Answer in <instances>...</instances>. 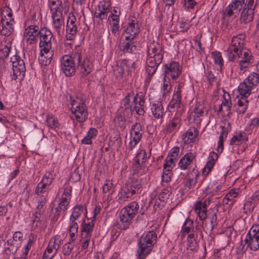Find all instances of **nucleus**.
<instances>
[{
	"mask_svg": "<svg viewBox=\"0 0 259 259\" xmlns=\"http://www.w3.org/2000/svg\"><path fill=\"white\" fill-rule=\"evenodd\" d=\"M60 62L61 69L67 77L74 76L77 69L83 76L88 75L93 70L92 63L79 50L70 55H64L61 58Z\"/></svg>",
	"mask_w": 259,
	"mask_h": 259,
	"instance_id": "1",
	"label": "nucleus"
},
{
	"mask_svg": "<svg viewBox=\"0 0 259 259\" xmlns=\"http://www.w3.org/2000/svg\"><path fill=\"white\" fill-rule=\"evenodd\" d=\"M157 241V234L154 231H150L143 234L139 239L138 249L136 255L140 259H145L153 248Z\"/></svg>",
	"mask_w": 259,
	"mask_h": 259,
	"instance_id": "2",
	"label": "nucleus"
},
{
	"mask_svg": "<svg viewBox=\"0 0 259 259\" xmlns=\"http://www.w3.org/2000/svg\"><path fill=\"white\" fill-rule=\"evenodd\" d=\"M141 181L137 179H133L125 183L118 193V200L119 203H124L133 199L137 194L141 192Z\"/></svg>",
	"mask_w": 259,
	"mask_h": 259,
	"instance_id": "3",
	"label": "nucleus"
},
{
	"mask_svg": "<svg viewBox=\"0 0 259 259\" xmlns=\"http://www.w3.org/2000/svg\"><path fill=\"white\" fill-rule=\"evenodd\" d=\"M139 207L138 203L134 201L129 203L120 210L119 216L120 229L124 230L130 227L133 219L139 212Z\"/></svg>",
	"mask_w": 259,
	"mask_h": 259,
	"instance_id": "4",
	"label": "nucleus"
},
{
	"mask_svg": "<svg viewBox=\"0 0 259 259\" xmlns=\"http://www.w3.org/2000/svg\"><path fill=\"white\" fill-rule=\"evenodd\" d=\"M194 227L193 221L190 218H187L182 227L181 233L184 236L188 234L187 241L186 243V253L188 254L189 259H193L194 257Z\"/></svg>",
	"mask_w": 259,
	"mask_h": 259,
	"instance_id": "5",
	"label": "nucleus"
},
{
	"mask_svg": "<svg viewBox=\"0 0 259 259\" xmlns=\"http://www.w3.org/2000/svg\"><path fill=\"white\" fill-rule=\"evenodd\" d=\"M258 75L254 72L250 74L244 81L240 83L238 91L241 97L247 98L258 83Z\"/></svg>",
	"mask_w": 259,
	"mask_h": 259,
	"instance_id": "6",
	"label": "nucleus"
},
{
	"mask_svg": "<svg viewBox=\"0 0 259 259\" xmlns=\"http://www.w3.org/2000/svg\"><path fill=\"white\" fill-rule=\"evenodd\" d=\"M71 111L74 114L76 120L79 122H84L88 118V113L84 103L81 100L72 99L70 97Z\"/></svg>",
	"mask_w": 259,
	"mask_h": 259,
	"instance_id": "7",
	"label": "nucleus"
},
{
	"mask_svg": "<svg viewBox=\"0 0 259 259\" xmlns=\"http://www.w3.org/2000/svg\"><path fill=\"white\" fill-rule=\"evenodd\" d=\"M11 61L12 63L13 71L12 78L14 80L17 78L22 80L26 72V67L24 60L20 56L15 55L11 57Z\"/></svg>",
	"mask_w": 259,
	"mask_h": 259,
	"instance_id": "8",
	"label": "nucleus"
},
{
	"mask_svg": "<svg viewBox=\"0 0 259 259\" xmlns=\"http://www.w3.org/2000/svg\"><path fill=\"white\" fill-rule=\"evenodd\" d=\"M251 250L256 251L259 248V225L253 226L246 236L244 240Z\"/></svg>",
	"mask_w": 259,
	"mask_h": 259,
	"instance_id": "9",
	"label": "nucleus"
},
{
	"mask_svg": "<svg viewBox=\"0 0 259 259\" xmlns=\"http://www.w3.org/2000/svg\"><path fill=\"white\" fill-rule=\"evenodd\" d=\"M143 133V128L140 122H136L132 125L130 130V141L127 148L132 151L140 142Z\"/></svg>",
	"mask_w": 259,
	"mask_h": 259,
	"instance_id": "10",
	"label": "nucleus"
},
{
	"mask_svg": "<svg viewBox=\"0 0 259 259\" xmlns=\"http://www.w3.org/2000/svg\"><path fill=\"white\" fill-rule=\"evenodd\" d=\"M163 56L158 55L156 58L147 57L146 72L148 74L147 80L150 82L152 76L156 72L158 66L161 63Z\"/></svg>",
	"mask_w": 259,
	"mask_h": 259,
	"instance_id": "11",
	"label": "nucleus"
},
{
	"mask_svg": "<svg viewBox=\"0 0 259 259\" xmlns=\"http://www.w3.org/2000/svg\"><path fill=\"white\" fill-rule=\"evenodd\" d=\"M85 208L83 205H77L73 208V211L69 219V226L68 230L73 232L72 234L74 235L75 231L78 232V225L77 220L81 216V214L85 211Z\"/></svg>",
	"mask_w": 259,
	"mask_h": 259,
	"instance_id": "12",
	"label": "nucleus"
},
{
	"mask_svg": "<svg viewBox=\"0 0 259 259\" xmlns=\"http://www.w3.org/2000/svg\"><path fill=\"white\" fill-rule=\"evenodd\" d=\"M52 37L53 34L50 30L48 29L41 30L39 34V47L40 49L52 50L51 39Z\"/></svg>",
	"mask_w": 259,
	"mask_h": 259,
	"instance_id": "13",
	"label": "nucleus"
},
{
	"mask_svg": "<svg viewBox=\"0 0 259 259\" xmlns=\"http://www.w3.org/2000/svg\"><path fill=\"white\" fill-rule=\"evenodd\" d=\"M164 72L166 75L170 76L172 79L178 78L181 73L179 63L174 61L169 64H165Z\"/></svg>",
	"mask_w": 259,
	"mask_h": 259,
	"instance_id": "14",
	"label": "nucleus"
},
{
	"mask_svg": "<svg viewBox=\"0 0 259 259\" xmlns=\"http://www.w3.org/2000/svg\"><path fill=\"white\" fill-rule=\"evenodd\" d=\"M140 31V27L139 21L136 18L133 17L129 20L124 31L122 34V36L126 34H131L137 37Z\"/></svg>",
	"mask_w": 259,
	"mask_h": 259,
	"instance_id": "15",
	"label": "nucleus"
},
{
	"mask_svg": "<svg viewBox=\"0 0 259 259\" xmlns=\"http://www.w3.org/2000/svg\"><path fill=\"white\" fill-rule=\"evenodd\" d=\"M53 19V27L58 35H60L61 30L64 25V19L62 11L51 12Z\"/></svg>",
	"mask_w": 259,
	"mask_h": 259,
	"instance_id": "16",
	"label": "nucleus"
},
{
	"mask_svg": "<svg viewBox=\"0 0 259 259\" xmlns=\"http://www.w3.org/2000/svg\"><path fill=\"white\" fill-rule=\"evenodd\" d=\"M239 58H238V59H240L239 67L240 71H242L239 72L241 74L245 72L244 70L252 63V58L250 52L246 50L241 51V55H239Z\"/></svg>",
	"mask_w": 259,
	"mask_h": 259,
	"instance_id": "17",
	"label": "nucleus"
},
{
	"mask_svg": "<svg viewBox=\"0 0 259 259\" xmlns=\"http://www.w3.org/2000/svg\"><path fill=\"white\" fill-rule=\"evenodd\" d=\"M1 24L2 28H0V32L2 35L9 36L14 32L15 21L13 18H11L9 20H7L6 16H5V18L2 17Z\"/></svg>",
	"mask_w": 259,
	"mask_h": 259,
	"instance_id": "18",
	"label": "nucleus"
},
{
	"mask_svg": "<svg viewBox=\"0 0 259 259\" xmlns=\"http://www.w3.org/2000/svg\"><path fill=\"white\" fill-rule=\"evenodd\" d=\"M68 205V202L66 200H65V201H60L58 206L52 209L53 216L51 218V221L53 223L58 221L60 215H63V217L65 215V212L67 209Z\"/></svg>",
	"mask_w": 259,
	"mask_h": 259,
	"instance_id": "19",
	"label": "nucleus"
},
{
	"mask_svg": "<svg viewBox=\"0 0 259 259\" xmlns=\"http://www.w3.org/2000/svg\"><path fill=\"white\" fill-rule=\"evenodd\" d=\"M110 6L108 2H100L98 5V8L95 12V16L99 18L101 20L106 19L108 17V14L110 12Z\"/></svg>",
	"mask_w": 259,
	"mask_h": 259,
	"instance_id": "20",
	"label": "nucleus"
},
{
	"mask_svg": "<svg viewBox=\"0 0 259 259\" xmlns=\"http://www.w3.org/2000/svg\"><path fill=\"white\" fill-rule=\"evenodd\" d=\"M54 55V51L52 50L40 49L38 61L41 66H47L49 65Z\"/></svg>",
	"mask_w": 259,
	"mask_h": 259,
	"instance_id": "21",
	"label": "nucleus"
},
{
	"mask_svg": "<svg viewBox=\"0 0 259 259\" xmlns=\"http://www.w3.org/2000/svg\"><path fill=\"white\" fill-rule=\"evenodd\" d=\"M245 0H235L230 4L225 10V15L231 17L235 13H238L244 4Z\"/></svg>",
	"mask_w": 259,
	"mask_h": 259,
	"instance_id": "22",
	"label": "nucleus"
},
{
	"mask_svg": "<svg viewBox=\"0 0 259 259\" xmlns=\"http://www.w3.org/2000/svg\"><path fill=\"white\" fill-rule=\"evenodd\" d=\"M68 232L70 236L69 241L64 244L62 247V253L65 256H69L71 254L74 246V241L77 238L78 233V232L75 231L73 236V234H72L73 232H71L70 230H68Z\"/></svg>",
	"mask_w": 259,
	"mask_h": 259,
	"instance_id": "23",
	"label": "nucleus"
},
{
	"mask_svg": "<svg viewBox=\"0 0 259 259\" xmlns=\"http://www.w3.org/2000/svg\"><path fill=\"white\" fill-rule=\"evenodd\" d=\"M163 47L158 42L153 41L148 47L147 56L156 58L158 55L163 56Z\"/></svg>",
	"mask_w": 259,
	"mask_h": 259,
	"instance_id": "24",
	"label": "nucleus"
},
{
	"mask_svg": "<svg viewBox=\"0 0 259 259\" xmlns=\"http://www.w3.org/2000/svg\"><path fill=\"white\" fill-rule=\"evenodd\" d=\"M151 110L153 117L156 119H160L162 122L165 113L162 103L159 101L152 103L151 105Z\"/></svg>",
	"mask_w": 259,
	"mask_h": 259,
	"instance_id": "25",
	"label": "nucleus"
},
{
	"mask_svg": "<svg viewBox=\"0 0 259 259\" xmlns=\"http://www.w3.org/2000/svg\"><path fill=\"white\" fill-rule=\"evenodd\" d=\"M209 203V201L206 200L203 202L201 201H199L195 203V212L200 220H203L206 218L207 207Z\"/></svg>",
	"mask_w": 259,
	"mask_h": 259,
	"instance_id": "26",
	"label": "nucleus"
},
{
	"mask_svg": "<svg viewBox=\"0 0 259 259\" xmlns=\"http://www.w3.org/2000/svg\"><path fill=\"white\" fill-rule=\"evenodd\" d=\"M20 247V242H15L10 239L5 243V253L8 255L15 254Z\"/></svg>",
	"mask_w": 259,
	"mask_h": 259,
	"instance_id": "27",
	"label": "nucleus"
},
{
	"mask_svg": "<svg viewBox=\"0 0 259 259\" xmlns=\"http://www.w3.org/2000/svg\"><path fill=\"white\" fill-rule=\"evenodd\" d=\"M244 39L245 35L243 34L234 36L232 39L231 44L230 46L236 49V50L239 51H244Z\"/></svg>",
	"mask_w": 259,
	"mask_h": 259,
	"instance_id": "28",
	"label": "nucleus"
},
{
	"mask_svg": "<svg viewBox=\"0 0 259 259\" xmlns=\"http://www.w3.org/2000/svg\"><path fill=\"white\" fill-rule=\"evenodd\" d=\"M137 100L135 97V93L133 91L128 93L126 96L122 100V104L123 107L125 110L130 111L133 109L134 103Z\"/></svg>",
	"mask_w": 259,
	"mask_h": 259,
	"instance_id": "29",
	"label": "nucleus"
},
{
	"mask_svg": "<svg viewBox=\"0 0 259 259\" xmlns=\"http://www.w3.org/2000/svg\"><path fill=\"white\" fill-rule=\"evenodd\" d=\"M95 226V221L92 219L90 222H83L81 226V235L92 236V233Z\"/></svg>",
	"mask_w": 259,
	"mask_h": 259,
	"instance_id": "30",
	"label": "nucleus"
},
{
	"mask_svg": "<svg viewBox=\"0 0 259 259\" xmlns=\"http://www.w3.org/2000/svg\"><path fill=\"white\" fill-rule=\"evenodd\" d=\"M194 159V155L192 152L186 153L180 160L179 166L182 170H185L188 168L189 165L192 162Z\"/></svg>",
	"mask_w": 259,
	"mask_h": 259,
	"instance_id": "31",
	"label": "nucleus"
},
{
	"mask_svg": "<svg viewBox=\"0 0 259 259\" xmlns=\"http://www.w3.org/2000/svg\"><path fill=\"white\" fill-rule=\"evenodd\" d=\"M254 11L248 10L247 8H243L241 12L240 21L241 23L247 24L252 22L254 16Z\"/></svg>",
	"mask_w": 259,
	"mask_h": 259,
	"instance_id": "32",
	"label": "nucleus"
},
{
	"mask_svg": "<svg viewBox=\"0 0 259 259\" xmlns=\"http://www.w3.org/2000/svg\"><path fill=\"white\" fill-rule=\"evenodd\" d=\"M194 127L191 126L182 137L185 144H193L194 142Z\"/></svg>",
	"mask_w": 259,
	"mask_h": 259,
	"instance_id": "33",
	"label": "nucleus"
},
{
	"mask_svg": "<svg viewBox=\"0 0 259 259\" xmlns=\"http://www.w3.org/2000/svg\"><path fill=\"white\" fill-rule=\"evenodd\" d=\"M226 55L230 61H234L238 59L239 55H241V51H239L236 49L229 46L226 51Z\"/></svg>",
	"mask_w": 259,
	"mask_h": 259,
	"instance_id": "34",
	"label": "nucleus"
},
{
	"mask_svg": "<svg viewBox=\"0 0 259 259\" xmlns=\"http://www.w3.org/2000/svg\"><path fill=\"white\" fill-rule=\"evenodd\" d=\"M121 51L124 53H132L136 50L134 41L122 42L120 45Z\"/></svg>",
	"mask_w": 259,
	"mask_h": 259,
	"instance_id": "35",
	"label": "nucleus"
},
{
	"mask_svg": "<svg viewBox=\"0 0 259 259\" xmlns=\"http://www.w3.org/2000/svg\"><path fill=\"white\" fill-rule=\"evenodd\" d=\"M98 134V131L93 127L91 128L87 132L86 136L81 140L83 144L91 145L92 144V139L95 138Z\"/></svg>",
	"mask_w": 259,
	"mask_h": 259,
	"instance_id": "36",
	"label": "nucleus"
},
{
	"mask_svg": "<svg viewBox=\"0 0 259 259\" xmlns=\"http://www.w3.org/2000/svg\"><path fill=\"white\" fill-rule=\"evenodd\" d=\"M62 240L60 235H57L51 238L48 246H50L57 253L61 244Z\"/></svg>",
	"mask_w": 259,
	"mask_h": 259,
	"instance_id": "37",
	"label": "nucleus"
},
{
	"mask_svg": "<svg viewBox=\"0 0 259 259\" xmlns=\"http://www.w3.org/2000/svg\"><path fill=\"white\" fill-rule=\"evenodd\" d=\"M181 120L178 116H175L169 122L166 127L167 132L170 133L181 126Z\"/></svg>",
	"mask_w": 259,
	"mask_h": 259,
	"instance_id": "38",
	"label": "nucleus"
},
{
	"mask_svg": "<svg viewBox=\"0 0 259 259\" xmlns=\"http://www.w3.org/2000/svg\"><path fill=\"white\" fill-rule=\"evenodd\" d=\"M40 31L37 25H31L25 29L23 35L24 37H27L34 35H39Z\"/></svg>",
	"mask_w": 259,
	"mask_h": 259,
	"instance_id": "39",
	"label": "nucleus"
},
{
	"mask_svg": "<svg viewBox=\"0 0 259 259\" xmlns=\"http://www.w3.org/2000/svg\"><path fill=\"white\" fill-rule=\"evenodd\" d=\"M248 101L246 98L241 97L240 99H238L237 102L236 110L239 114H244L248 106Z\"/></svg>",
	"mask_w": 259,
	"mask_h": 259,
	"instance_id": "40",
	"label": "nucleus"
},
{
	"mask_svg": "<svg viewBox=\"0 0 259 259\" xmlns=\"http://www.w3.org/2000/svg\"><path fill=\"white\" fill-rule=\"evenodd\" d=\"M134 103V105L133 106V109L130 111L131 114H133L134 112H135L137 114L139 115H143L145 113V104L142 102L139 103L137 100Z\"/></svg>",
	"mask_w": 259,
	"mask_h": 259,
	"instance_id": "41",
	"label": "nucleus"
},
{
	"mask_svg": "<svg viewBox=\"0 0 259 259\" xmlns=\"http://www.w3.org/2000/svg\"><path fill=\"white\" fill-rule=\"evenodd\" d=\"M77 32V26L76 25H66V38L67 39L73 40Z\"/></svg>",
	"mask_w": 259,
	"mask_h": 259,
	"instance_id": "42",
	"label": "nucleus"
},
{
	"mask_svg": "<svg viewBox=\"0 0 259 259\" xmlns=\"http://www.w3.org/2000/svg\"><path fill=\"white\" fill-rule=\"evenodd\" d=\"M46 123L48 126L50 128H60V124L57 118L53 115H48Z\"/></svg>",
	"mask_w": 259,
	"mask_h": 259,
	"instance_id": "43",
	"label": "nucleus"
},
{
	"mask_svg": "<svg viewBox=\"0 0 259 259\" xmlns=\"http://www.w3.org/2000/svg\"><path fill=\"white\" fill-rule=\"evenodd\" d=\"M49 3L51 12L63 11L61 0H49Z\"/></svg>",
	"mask_w": 259,
	"mask_h": 259,
	"instance_id": "44",
	"label": "nucleus"
},
{
	"mask_svg": "<svg viewBox=\"0 0 259 259\" xmlns=\"http://www.w3.org/2000/svg\"><path fill=\"white\" fill-rule=\"evenodd\" d=\"M238 196V191L236 190H231L225 196L223 199V202L226 204H229V201L231 202L230 205L233 204L235 202V198Z\"/></svg>",
	"mask_w": 259,
	"mask_h": 259,
	"instance_id": "45",
	"label": "nucleus"
},
{
	"mask_svg": "<svg viewBox=\"0 0 259 259\" xmlns=\"http://www.w3.org/2000/svg\"><path fill=\"white\" fill-rule=\"evenodd\" d=\"M181 94L179 93H175L172 96L171 101L169 103V107L171 108L180 107L181 103Z\"/></svg>",
	"mask_w": 259,
	"mask_h": 259,
	"instance_id": "46",
	"label": "nucleus"
},
{
	"mask_svg": "<svg viewBox=\"0 0 259 259\" xmlns=\"http://www.w3.org/2000/svg\"><path fill=\"white\" fill-rule=\"evenodd\" d=\"M42 213L34 211L32 215V227L36 229L40 226L41 224Z\"/></svg>",
	"mask_w": 259,
	"mask_h": 259,
	"instance_id": "47",
	"label": "nucleus"
},
{
	"mask_svg": "<svg viewBox=\"0 0 259 259\" xmlns=\"http://www.w3.org/2000/svg\"><path fill=\"white\" fill-rule=\"evenodd\" d=\"M246 140L245 136V134L239 133L236 134L234 135L230 140V144L231 145H237L243 143L244 141Z\"/></svg>",
	"mask_w": 259,
	"mask_h": 259,
	"instance_id": "48",
	"label": "nucleus"
},
{
	"mask_svg": "<svg viewBox=\"0 0 259 259\" xmlns=\"http://www.w3.org/2000/svg\"><path fill=\"white\" fill-rule=\"evenodd\" d=\"M212 57L213 59L214 62L216 65H219L220 68L224 65V60L220 52L215 51L212 53Z\"/></svg>",
	"mask_w": 259,
	"mask_h": 259,
	"instance_id": "49",
	"label": "nucleus"
},
{
	"mask_svg": "<svg viewBox=\"0 0 259 259\" xmlns=\"http://www.w3.org/2000/svg\"><path fill=\"white\" fill-rule=\"evenodd\" d=\"M147 159V153L145 150L140 149L133 160L141 161V164L145 163Z\"/></svg>",
	"mask_w": 259,
	"mask_h": 259,
	"instance_id": "50",
	"label": "nucleus"
},
{
	"mask_svg": "<svg viewBox=\"0 0 259 259\" xmlns=\"http://www.w3.org/2000/svg\"><path fill=\"white\" fill-rule=\"evenodd\" d=\"M50 186L47 184V183L41 180L38 184L35 190V194H41L47 193L46 191L47 187Z\"/></svg>",
	"mask_w": 259,
	"mask_h": 259,
	"instance_id": "51",
	"label": "nucleus"
},
{
	"mask_svg": "<svg viewBox=\"0 0 259 259\" xmlns=\"http://www.w3.org/2000/svg\"><path fill=\"white\" fill-rule=\"evenodd\" d=\"M171 168H164L163 170V175H162V182L166 183L171 181L173 174L171 172Z\"/></svg>",
	"mask_w": 259,
	"mask_h": 259,
	"instance_id": "52",
	"label": "nucleus"
},
{
	"mask_svg": "<svg viewBox=\"0 0 259 259\" xmlns=\"http://www.w3.org/2000/svg\"><path fill=\"white\" fill-rule=\"evenodd\" d=\"M125 69L122 68L118 63L117 65L113 67V74L117 78H121L122 77Z\"/></svg>",
	"mask_w": 259,
	"mask_h": 259,
	"instance_id": "53",
	"label": "nucleus"
},
{
	"mask_svg": "<svg viewBox=\"0 0 259 259\" xmlns=\"http://www.w3.org/2000/svg\"><path fill=\"white\" fill-rule=\"evenodd\" d=\"M102 190L104 193L110 192L111 194H112L114 191L113 182L111 181L106 180L102 186Z\"/></svg>",
	"mask_w": 259,
	"mask_h": 259,
	"instance_id": "54",
	"label": "nucleus"
},
{
	"mask_svg": "<svg viewBox=\"0 0 259 259\" xmlns=\"http://www.w3.org/2000/svg\"><path fill=\"white\" fill-rule=\"evenodd\" d=\"M71 192H72V187L70 186H66L65 188L64 192L62 195V197L61 199V201H65L66 200L68 202V204H69L70 200V197L71 195Z\"/></svg>",
	"mask_w": 259,
	"mask_h": 259,
	"instance_id": "55",
	"label": "nucleus"
},
{
	"mask_svg": "<svg viewBox=\"0 0 259 259\" xmlns=\"http://www.w3.org/2000/svg\"><path fill=\"white\" fill-rule=\"evenodd\" d=\"M171 194L170 188H164L159 194L158 198L161 201H167Z\"/></svg>",
	"mask_w": 259,
	"mask_h": 259,
	"instance_id": "56",
	"label": "nucleus"
},
{
	"mask_svg": "<svg viewBox=\"0 0 259 259\" xmlns=\"http://www.w3.org/2000/svg\"><path fill=\"white\" fill-rule=\"evenodd\" d=\"M55 176L53 171L47 172L41 180L46 182L47 184L51 185L55 178Z\"/></svg>",
	"mask_w": 259,
	"mask_h": 259,
	"instance_id": "57",
	"label": "nucleus"
},
{
	"mask_svg": "<svg viewBox=\"0 0 259 259\" xmlns=\"http://www.w3.org/2000/svg\"><path fill=\"white\" fill-rule=\"evenodd\" d=\"M57 253L48 245L43 255L42 259H52Z\"/></svg>",
	"mask_w": 259,
	"mask_h": 259,
	"instance_id": "58",
	"label": "nucleus"
},
{
	"mask_svg": "<svg viewBox=\"0 0 259 259\" xmlns=\"http://www.w3.org/2000/svg\"><path fill=\"white\" fill-rule=\"evenodd\" d=\"M177 161V159L176 158H172L167 156L166 159H165V163L163 165L164 168H169L172 169L171 166L172 165H175V163Z\"/></svg>",
	"mask_w": 259,
	"mask_h": 259,
	"instance_id": "59",
	"label": "nucleus"
},
{
	"mask_svg": "<svg viewBox=\"0 0 259 259\" xmlns=\"http://www.w3.org/2000/svg\"><path fill=\"white\" fill-rule=\"evenodd\" d=\"M92 237L81 235V246L82 250L86 249L89 247Z\"/></svg>",
	"mask_w": 259,
	"mask_h": 259,
	"instance_id": "60",
	"label": "nucleus"
},
{
	"mask_svg": "<svg viewBox=\"0 0 259 259\" xmlns=\"http://www.w3.org/2000/svg\"><path fill=\"white\" fill-rule=\"evenodd\" d=\"M171 90V85L168 81L164 79L163 84L161 87V92L163 97L166 96Z\"/></svg>",
	"mask_w": 259,
	"mask_h": 259,
	"instance_id": "61",
	"label": "nucleus"
},
{
	"mask_svg": "<svg viewBox=\"0 0 259 259\" xmlns=\"http://www.w3.org/2000/svg\"><path fill=\"white\" fill-rule=\"evenodd\" d=\"M214 164V162H211L208 160L205 166L203 169L202 175L205 176H207L210 171Z\"/></svg>",
	"mask_w": 259,
	"mask_h": 259,
	"instance_id": "62",
	"label": "nucleus"
},
{
	"mask_svg": "<svg viewBox=\"0 0 259 259\" xmlns=\"http://www.w3.org/2000/svg\"><path fill=\"white\" fill-rule=\"evenodd\" d=\"M115 122H117L118 126L124 129L125 127V118L120 115H117L114 119Z\"/></svg>",
	"mask_w": 259,
	"mask_h": 259,
	"instance_id": "63",
	"label": "nucleus"
},
{
	"mask_svg": "<svg viewBox=\"0 0 259 259\" xmlns=\"http://www.w3.org/2000/svg\"><path fill=\"white\" fill-rule=\"evenodd\" d=\"M183 6L186 11H190L194 8V0H184Z\"/></svg>",
	"mask_w": 259,
	"mask_h": 259,
	"instance_id": "64",
	"label": "nucleus"
}]
</instances>
